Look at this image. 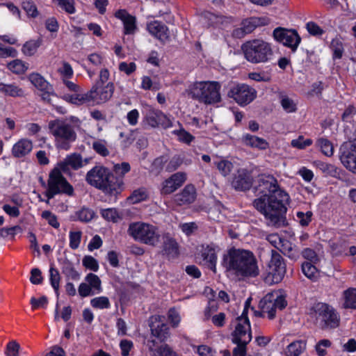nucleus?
Segmentation results:
<instances>
[{
	"mask_svg": "<svg viewBox=\"0 0 356 356\" xmlns=\"http://www.w3.org/2000/svg\"><path fill=\"white\" fill-rule=\"evenodd\" d=\"M270 23L267 17H251L244 19L241 26L234 30L233 35L238 38L244 37L246 34L252 33L257 27L266 26Z\"/></svg>",
	"mask_w": 356,
	"mask_h": 356,
	"instance_id": "17",
	"label": "nucleus"
},
{
	"mask_svg": "<svg viewBox=\"0 0 356 356\" xmlns=\"http://www.w3.org/2000/svg\"><path fill=\"white\" fill-rule=\"evenodd\" d=\"M186 175L184 172H179L172 175L162 184L161 193L170 194L179 188L186 181Z\"/></svg>",
	"mask_w": 356,
	"mask_h": 356,
	"instance_id": "22",
	"label": "nucleus"
},
{
	"mask_svg": "<svg viewBox=\"0 0 356 356\" xmlns=\"http://www.w3.org/2000/svg\"><path fill=\"white\" fill-rule=\"evenodd\" d=\"M82 233L80 231L73 232L70 231L69 233L70 243L69 245L71 249L76 250L79 247L81 240Z\"/></svg>",
	"mask_w": 356,
	"mask_h": 356,
	"instance_id": "53",
	"label": "nucleus"
},
{
	"mask_svg": "<svg viewBox=\"0 0 356 356\" xmlns=\"http://www.w3.org/2000/svg\"><path fill=\"white\" fill-rule=\"evenodd\" d=\"M100 214L104 219L112 222H118L122 218V214L115 208L102 209Z\"/></svg>",
	"mask_w": 356,
	"mask_h": 356,
	"instance_id": "40",
	"label": "nucleus"
},
{
	"mask_svg": "<svg viewBox=\"0 0 356 356\" xmlns=\"http://www.w3.org/2000/svg\"><path fill=\"white\" fill-rule=\"evenodd\" d=\"M41 44V39L30 40L24 44L22 51L25 56H31L37 52Z\"/></svg>",
	"mask_w": 356,
	"mask_h": 356,
	"instance_id": "39",
	"label": "nucleus"
},
{
	"mask_svg": "<svg viewBox=\"0 0 356 356\" xmlns=\"http://www.w3.org/2000/svg\"><path fill=\"white\" fill-rule=\"evenodd\" d=\"M242 140L246 146L252 148L265 150L269 147L268 143L265 139L249 134L243 135Z\"/></svg>",
	"mask_w": 356,
	"mask_h": 356,
	"instance_id": "30",
	"label": "nucleus"
},
{
	"mask_svg": "<svg viewBox=\"0 0 356 356\" xmlns=\"http://www.w3.org/2000/svg\"><path fill=\"white\" fill-rule=\"evenodd\" d=\"M62 172L60 168L56 167L49 173L47 181V190L45 193L48 199H51L56 195L60 193L70 196L73 195L74 188L63 177Z\"/></svg>",
	"mask_w": 356,
	"mask_h": 356,
	"instance_id": "10",
	"label": "nucleus"
},
{
	"mask_svg": "<svg viewBox=\"0 0 356 356\" xmlns=\"http://www.w3.org/2000/svg\"><path fill=\"white\" fill-rule=\"evenodd\" d=\"M19 344L15 341L9 342L5 351L6 356H19Z\"/></svg>",
	"mask_w": 356,
	"mask_h": 356,
	"instance_id": "62",
	"label": "nucleus"
},
{
	"mask_svg": "<svg viewBox=\"0 0 356 356\" xmlns=\"http://www.w3.org/2000/svg\"><path fill=\"white\" fill-rule=\"evenodd\" d=\"M66 13L72 15L76 11L74 0H53Z\"/></svg>",
	"mask_w": 356,
	"mask_h": 356,
	"instance_id": "48",
	"label": "nucleus"
},
{
	"mask_svg": "<svg viewBox=\"0 0 356 356\" xmlns=\"http://www.w3.org/2000/svg\"><path fill=\"white\" fill-rule=\"evenodd\" d=\"M33 147L32 140L23 138L18 140L11 149L12 155L17 159H22L29 155Z\"/></svg>",
	"mask_w": 356,
	"mask_h": 356,
	"instance_id": "26",
	"label": "nucleus"
},
{
	"mask_svg": "<svg viewBox=\"0 0 356 356\" xmlns=\"http://www.w3.org/2000/svg\"><path fill=\"white\" fill-rule=\"evenodd\" d=\"M42 217L53 227L58 229L60 227V223L58 222L56 215L51 211H44L42 213Z\"/></svg>",
	"mask_w": 356,
	"mask_h": 356,
	"instance_id": "61",
	"label": "nucleus"
},
{
	"mask_svg": "<svg viewBox=\"0 0 356 356\" xmlns=\"http://www.w3.org/2000/svg\"><path fill=\"white\" fill-rule=\"evenodd\" d=\"M313 141L311 139H304V137L300 136L297 139L291 140V146L299 149H305V147L310 146Z\"/></svg>",
	"mask_w": 356,
	"mask_h": 356,
	"instance_id": "58",
	"label": "nucleus"
},
{
	"mask_svg": "<svg viewBox=\"0 0 356 356\" xmlns=\"http://www.w3.org/2000/svg\"><path fill=\"white\" fill-rule=\"evenodd\" d=\"M85 280L96 294L100 293L102 291V282L97 275L89 273Z\"/></svg>",
	"mask_w": 356,
	"mask_h": 356,
	"instance_id": "44",
	"label": "nucleus"
},
{
	"mask_svg": "<svg viewBox=\"0 0 356 356\" xmlns=\"http://www.w3.org/2000/svg\"><path fill=\"white\" fill-rule=\"evenodd\" d=\"M219 248L218 246L210 244L203 245L201 251L202 262L213 273L216 272L217 252Z\"/></svg>",
	"mask_w": 356,
	"mask_h": 356,
	"instance_id": "24",
	"label": "nucleus"
},
{
	"mask_svg": "<svg viewBox=\"0 0 356 356\" xmlns=\"http://www.w3.org/2000/svg\"><path fill=\"white\" fill-rule=\"evenodd\" d=\"M90 305L97 309H105L111 308V302L108 297L99 296L90 300Z\"/></svg>",
	"mask_w": 356,
	"mask_h": 356,
	"instance_id": "46",
	"label": "nucleus"
},
{
	"mask_svg": "<svg viewBox=\"0 0 356 356\" xmlns=\"http://www.w3.org/2000/svg\"><path fill=\"white\" fill-rule=\"evenodd\" d=\"M29 79L31 83L40 91L50 89V86H51L47 81L38 73L31 74L29 76Z\"/></svg>",
	"mask_w": 356,
	"mask_h": 356,
	"instance_id": "37",
	"label": "nucleus"
},
{
	"mask_svg": "<svg viewBox=\"0 0 356 356\" xmlns=\"http://www.w3.org/2000/svg\"><path fill=\"white\" fill-rule=\"evenodd\" d=\"M222 266L228 277L238 280L257 277L260 270L254 253L248 250L231 248L224 254Z\"/></svg>",
	"mask_w": 356,
	"mask_h": 356,
	"instance_id": "2",
	"label": "nucleus"
},
{
	"mask_svg": "<svg viewBox=\"0 0 356 356\" xmlns=\"http://www.w3.org/2000/svg\"><path fill=\"white\" fill-rule=\"evenodd\" d=\"M183 163V158L180 155L173 156L165 166L168 172L175 171Z\"/></svg>",
	"mask_w": 356,
	"mask_h": 356,
	"instance_id": "54",
	"label": "nucleus"
},
{
	"mask_svg": "<svg viewBox=\"0 0 356 356\" xmlns=\"http://www.w3.org/2000/svg\"><path fill=\"white\" fill-rule=\"evenodd\" d=\"M94 215L93 211L88 208H82L76 213L78 219L83 222L90 221L93 218Z\"/></svg>",
	"mask_w": 356,
	"mask_h": 356,
	"instance_id": "57",
	"label": "nucleus"
},
{
	"mask_svg": "<svg viewBox=\"0 0 356 356\" xmlns=\"http://www.w3.org/2000/svg\"><path fill=\"white\" fill-rule=\"evenodd\" d=\"M330 47L333 51V58L340 59L343 53V43L339 38H334L331 41Z\"/></svg>",
	"mask_w": 356,
	"mask_h": 356,
	"instance_id": "49",
	"label": "nucleus"
},
{
	"mask_svg": "<svg viewBox=\"0 0 356 356\" xmlns=\"http://www.w3.org/2000/svg\"><path fill=\"white\" fill-rule=\"evenodd\" d=\"M155 341H149L147 346L152 356H177V353L167 344H163L156 348H154Z\"/></svg>",
	"mask_w": 356,
	"mask_h": 356,
	"instance_id": "34",
	"label": "nucleus"
},
{
	"mask_svg": "<svg viewBox=\"0 0 356 356\" xmlns=\"http://www.w3.org/2000/svg\"><path fill=\"white\" fill-rule=\"evenodd\" d=\"M0 92L12 97H22L24 96V90L14 83H0Z\"/></svg>",
	"mask_w": 356,
	"mask_h": 356,
	"instance_id": "32",
	"label": "nucleus"
},
{
	"mask_svg": "<svg viewBox=\"0 0 356 356\" xmlns=\"http://www.w3.org/2000/svg\"><path fill=\"white\" fill-rule=\"evenodd\" d=\"M143 122L152 128L161 126L166 129L172 126L170 120L163 112L151 106L145 108Z\"/></svg>",
	"mask_w": 356,
	"mask_h": 356,
	"instance_id": "16",
	"label": "nucleus"
},
{
	"mask_svg": "<svg viewBox=\"0 0 356 356\" xmlns=\"http://www.w3.org/2000/svg\"><path fill=\"white\" fill-rule=\"evenodd\" d=\"M61 98L65 102L76 106H92L88 92L85 93H82L81 92H74L72 94L64 93L61 96Z\"/></svg>",
	"mask_w": 356,
	"mask_h": 356,
	"instance_id": "28",
	"label": "nucleus"
},
{
	"mask_svg": "<svg viewBox=\"0 0 356 356\" xmlns=\"http://www.w3.org/2000/svg\"><path fill=\"white\" fill-rule=\"evenodd\" d=\"M339 156L342 165L350 172L356 174V143L343 145Z\"/></svg>",
	"mask_w": 356,
	"mask_h": 356,
	"instance_id": "18",
	"label": "nucleus"
},
{
	"mask_svg": "<svg viewBox=\"0 0 356 356\" xmlns=\"http://www.w3.org/2000/svg\"><path fill=\"white\" fill-rule=\"evenodd\" d=\"M227 96L233 99L239 106H245L256 98L257 91L247 84L237 83L230 87Z\"/></svg>",
	"mask_w": 356,
	"mask_h": 356,
	"instance_id": "13",
	"label": "nucleus"
},
{
	"mask_svg": "<svg viewBox=\"0 0 356 356\" xmlns=\"http://www.w3.org/2000/svg\"><path fill=\"white\" fill-rule=\"evenodd\" d=\"M241 49L245 59L251 63L268 62L273 55L270 44L260 39L247 41Z\"/></svg>",
	"mask_w": 356,
	"mask_h": 356,
	"instance_id": "7",
	"label": "nucleus"
},
{
	"mask_svg": "<svg viewBox=\"0 0 356 356\" xmlns=\"http://www.w3.org/2000/svg\"><path fill=\"white\" fill-rule=\"evenodd\" d=\"M256 191L262 195L254 200V207L270 222L276 224L286 211L289 195L280 188L277 179L271 175L259 177Z\"/></svg>",
	"mask_w": 356,
	"mask_h": 356,
	"instance_id": "1",
	"label": "nucleus"
},
{
	"mask_svg": "<svg viewBox=\"0 0 356 356\" xmlns=\"http://www.w3.org/2000/svg\"><path fill=\"white\" fill-rule=\"evenodd\" d=\"M91 161V158H86L83 159L81 155L79 153H73L67 155L65 159L58 164V167L61 169L63 172H66L70 168L76 170L88 164Z\"/></svg>",
	"mask_w": 356,
	"mask_h": 356,
	"instance_id": "20",
	"label": "nucleus"
},
{
	"mask_svg": "<svg viewBox=\"0 0 356 356\" xmlns=\"http://www.w3.org/2000/svg\"><path fill=\"white\" fill-rule=\"evenodd\" d=\"M147 197V190L142 187L135 190L129 196V200L133 204L145 200Z\"/></svg>",
	"mask_w": 356,
	"mask_h": 356,
	"instance_id": "51",
	"label": "nucleus"
},
{
	"mask_svg": "<svg viewBox=\"0 0 356 356\" xmlns=\"http://www.w3.org/2000/svg\"><path fill=\"white\" fill-rule=\"evenodd\" d=\"M314 165L316 168L326 175L334 177L337 174V168L333 164L317 160L314 161Z\"/></svg>",
	"mask_w": 356,
	"mask_h": 356,
	"instance_id": "41",
	"label": "nucleus"
},
{
	"mask_svg": "<svg viewBox=\"0 0 356 356\" xmlns=\"http://www.w3.org/2000/svg\"><path fill=\"white\" fill-rule=\"evenodd\" d=\"M248 307H244L241 315L236 319L232 341L237 346L233 350V356H244L245 346L252 339L250 323L248 317Z\"/></svg>",
	"mask_w": 356,
	"mask_h": 356,
	"instance_id": "5",
	"label": "nucleus"
},
{
	"mask_svg": "<svg viewBox=\"0 0 356 356\" xmlns=\"http://www.w3.org/2000/svg\"><path fill=\"white\" fill-rule=\"evenodd\" d=\"M83 265L92 271H97L99 264L97 261L92 256H85L82 260Z\"/></svg>",
	"mask_w": 356,
	"mask_h": 356,
	"instance_id": "59",
	"label": "nucleus"
},
{
	"mask_svg": "<svg viewBox=\"0 0 356 356\" xmlns=\"http://www.w3.org/2000/svg\"><path fill=\"white\" fill-rule=\"evenodd\" d=\"M162 240V253L165 255L168 259L176 258L179 254V245L176 240L169 233L163 234Z\"/></svg>",
	"mask_w": 356,
	"mask_h": 356,
	"instance_id": "25",
	"label": "nucleus"
},
{
	"mask_svg": "<svg viewBox=\"0 0 356 356\" xmlns=\"http://www.w3.org/2000/svg\"><path fill=\"white\" fill-rule=\"evenodd\" d=\"M252 184V178L251 175L243 168L237 170L232 181V186L237 191L249 190Z\"/></svg>",
	"mask_w": 356,
	"mask_h": 356,
	"instance_id": "23",
	"label": "nucleus"
},
{
	"mask_svg": "<svg viewBox=\"0 0 356 356\" xmlns=\"http://www.w3.org/2000/svg\"><path fill=\"white\" fill-rule=\"evenodd\" d=\"M86 181L110 195L120 193L124 184L122 177H115L109 169L103 165H95L86 174Z\"/></svg>",
	"mask_w": 356,
	"mask_h": 356,
	"instance_id": "4",
	"label": "nucleus"
},
{
	"mask_svg": "<svg viewBox=\"0 0 356 356\" xmlns=\"http://www.w3.org/2000/svg\"><path fill=\"white\" fill-rule=\"evenodd\" d=\"M196 197L195 187L188 184L179 193L174 196V202L178 205L188 204L193 202Z\"/></svg>",
	"mask_w": 356,
	"mask_h": 356,
	"instance_id": "27",
	"label": "nucleus"
},
{
	"mask_svg": "<svg viewBox=\"0 0 356 356\" xmlns=\"http://www.w3.org/2000/svg\"><path fill=\"white\" fill-rule=\"evenodd\" d=\"M316 145L325 156L330 157L333 155L334 146L332 143L327 138L323 137L318 138L316 140Z\"/></svg>",
	"mask_w": 356,
	"mask_h": 356,
	"instance_id": "36",
	"label": "nucleus"
},
{
	"mask_svg": "<svg viewBox=\"0 0 356 356\" xmlns=\"http://www.w3.org/2000/svg\"><path fill=\"white\" fill-rule=\"evenodd\" d=\"M149 327L152 334L161 341H165L170 336L169 328L163 316H152L150 318Z\"/></svg>",
	"mask_w": 356,
	"mask_h": 356,
	"instance_id": "19",
	"label": "nucleus"
},
{
	"mask_svg": "<svg viewBox=\"0 0 356 356\" xmlns=\"http://www.w3.org/2000/svg\"><path fill=\"white\" fill-rule=\"evenodd\" d=\"M120 348L122 356H129L131 350L134 348V343L131 340L122 339L120 342Z\"/></svg>",
	"mask_w": 356,
	"mask_h": 356,
	"instance_id": "64",
	"label": "nucleus"
},
{
	"mask_svg": "<svg viewBox=\"0 0 356 356\" xmlns=\"http://www.w3.org/2000/svg\"><path fill=\"white\" fill-rule=\"evenodd\" d=\"M92 149L97 154L102 156H107L110 152L108 149L107 142L104 139H98L95 140L92 145Z\"/></svg>",
	"mask_w": 356,
	"mask_h": 356,
	"instance_id": "45",
	"label": "nucleus"
},
{
	"mask_svg": "<svg viewBox=\"0 0 356 356\" xmlns=\"http://www.w3.org/2000/svg\"><path fill=\"white\" fill-rule=\"evenodd\" d=\"M296 216L300 225L302 227H306L311 222L313 213L310 211H308L306 213L298 211L297 212Z\"/></svg>",
	"mask_w": 356,
	"mask_h": 356,
	"instance_id": "56",
	"label": "nucleus"
},
{
	"mask_svg": "<svg viewBox=\"0 0 356 356\" xmlns=\"http://www.w3.org/2000/svg\"><path fill=\"white\" fill-rule=\"evenodd\" d=\"M221 84L218 81H197L190 89L191 97L205 104H214L221 102Z\"/></svg>",
	"mask_w": 356,
	"mask_h": 356,
	"instance_id": "6",
	"label": "nucleus"
},
{
	"mask_svg": "<svg viewBox=\"0 0 356 356\" xmlns=\"http://www.w3.org/2000/svg\"><path fill=\"white\" fill-rule=\"evenodd\" d=\"M80 120L71 116L68 119H56L48 123L49 134L54 137V145L57 149L68 150L76 139V129Z\"/></svg>",
	"mask_w": 356,
	"mask_h": 356,
	"instance_id": "3",
	"label": "nucleus"
},
{
	"mask_svg": "<svg viewBox=\"0 0 356 356\" xmlns=\"http://www.w3.org/2000/svg\"><path fill=\"white\" fill-rule=\"evenodd\" d=\"M30 304L33 310L39 308H45L48 304V299L44 296L40 297L38 299L32 297L30 300Z\"/></svg>",
	"mask_w": 356,
	"mask_h": 356,
	"instance_id": "60",
	"label": "nucleus"
},
{
	"mask_svg": "<svg viewBox=\"0 0 356 356\" xmlns=\"http://www.w3.org/2000/svg\"><path fill=\"white\" fill-rule=\"evenodd\" d=\"M49 273L50 284L54 289L56 296L58 298L60 280L59 271L54 266H51Z\"/></svg>",
	"mask_w": 356,
	"mask_h": 356,
	"instance_id": "43",
	"label": "nucleus"
},
{
	"mask_svg": "<svg viewBox=\"0 0 356 356\" xmlns=\"http://www.w3.org/2000/svg\"><path fill=\"white\" fill-rule=\"evenodd\" d=\"M8 68L15 74H22L28 68L27 65L21 60L16 59L8 64Z\"/></svg>",
	"mask_w": 356,
	"mask_h": 356,
	"instance_id": "50",
	"label": "nucleus"
},
{
	"mask_svg": "<svg viewBox=\"0 0 356 356\" xmlns=\"http://www.w3.org/2000/svg\"><path fill=\"white\" fill-rule=\"evenodd\" d=\"M331 346V342L328 339H322L316 345L315 349L318 356H324L326 355V348Z\"/></svg>",
	"mask_w": 356,
	"mask_h": 356,
	"instance_id": "63",
	"label": "nucleus"
},
{
	"mask_svg": "<svg viewBox=\"0 0 356 356\" xmlns=\"http://www.w3.org/2000/svg\"><path fill=\"white\" fill-rule=\"evenodd\" d=\"M114 16L120 19L123 24L124 35H133L137 31L136 17L128 13L125 9H119L115 11Z\"/></svg>",
	"mask_w": 356,
	"mask_h": 356,
	"instance_id": "21",
	"label": "nucleus"
},
{
	"mask_svg": "<svg viewBox=\"0 0 356 356\" xmlns=\"http://www.w3.org/2000/svg\"><path fill=\"white\" fill-rule=\"evenodd\" d=\"M62 271L67 279H70L74 281H77L80 279L79 273L75 269L71 262L67 261L65 263Z\"/></svg>",
	"mask_w": 356,
	"mask_h": 356,
	"instance_id": "47",
	"label": "nucleus"
},
{
	"mask_svg": "<svg viewBox=\"0 0 356 356\" xmlns=\"http://www.w3.org/2000/svg\"><path fill=\"white\" fill-rule=\"evenodd\" d=\"M88 60L93 65L96 67H104L105 66V58L98 53L90 54L88 56Z\"/></svg>",
	"mask_w": 356,
	"mask_h": 356,
	"instance_id": "55",
	"label": "nucleus"
},
{
	"mask_svg": "<svg viewBox=\"0 0 356 356\" xmlns=\"http://www.w3.org/2000/svg\"><path fill=\"white\" fill-rule=\"evenodd\" d=\"M127 232L136 241L145 245L156 246L160 241L159 229L152 224L143 222H131Z\"/></svg>",
	"mask_w": 356,
	"mask_h": 356,
	"instance_id": "8",
	"label": "nucleus"
},
{
	"mask_svg": "<svg viewBox=\"0 0 356 356\" xmlns=\"http://www.w3.org/2000/svg\"><path fill=\"white\" fill-rule=\"evenodd\" d=\"M280 245L275 244V247L283 254L293 260L298 259V252L290 241L285 239L280 240Z\"/></svg>",
	"mask_w": 356,
	"mask_h": 356,
	"instance_id": "31",
	"label": "nucleus"
},
{
	"mask_svg": "<svg viewBox=\"0 0 356 356\" xmlns=\"http://www.w3.org/2000/svg\"><path fill=\"white\" fill-rule=\"evenodd\" d=\"M264 316L267 314L269 319H273L276 315V310H282L286 306L285 296L279 291H274L267 293L261 302Z\"/></svg>",
	"mask_w": 356,
	"mask_h": 356,
	"instance_id": "11",
	"label": "nucleus"
},
{
	"mask_svg": "<svg viewBox=\"0 0 356 356\" xmlns=\"http://www.w3.org/2000/svg\"><path fill=\"white\" fill-rule=\"evenodd\" d=\"M316 263L305 261L302 263L301 268L302 273L311 280L315 281L318 277V270L316 267Z\"/></svg>",
	"mask_w": 356,
	"mask_h": 356,
	"instance_id": "38",
	"label": "nucleus"
},
{
	"mask_svg": "<svg viewBox=\"0 0 356 356\" xmlns=\"http://www.w3.org/2000/svg\"><path fill=\"white\" fill-rule=\"evenodd\" d=\"M115 90L113 82L106 85L94 83L88 92L92 106L101 104L108 101L113 95Z\"/></svg>",
	"mask_w": 356,
	"mask_h": 356,
	"instance_id": "14",
	"label": "nucleus"
},
{
	"mask_svg": "<svg viewBox=\"0 0 356 356\" xmlns=\"http://www.w3.org/2000/svg\"><path fill=\"white\" fill-rule=\"evenodd\" d=\"M343 307L356 309V288H349L343 292Z\"/></svg>",
	"mask_w": 356,
	"mask_h": 356,
	"instance_id": "35",
	"label": "nucleus"
},
{
	"mask_svg": "<svg viewBox=\"0 0 356 356\" xmlns=\"http://www.w3.org/2000/svg\"><path fill=\"white\" fill-rule=\"evenodd\" d=\"M268 275L266 282L268 284L280 282L286 273V265L282 257L275 250L271 251V257L268 264Z\"/></svg>",
	"mask_w": 356,
	"mask_h": 356,
	"instance_id": "12",
	"label": "nucleus"
},
{
	"mask_svg": "<svg viewBox=\"0 0 356 356\" xmlns=\"http://www.w3.org/2000/svg\"><path fill=\"white\" fill-rule=\"evenodd\" d=\"M307 341L304 339L296 340L289 343L285 350L286 356H300L305 352Z\"/></svg>",
	"mask_w": 356,
	"mask_h": 356,
	"instance_id": "33",
	"label": "nucleus"
},
{
	"mask_svg": "<svg viewBox=\"0 0 356 356\" xmlns=\"http://www.w3.org/2000/svg\"><path fill=\"white\" fill-rule=\"evenodd\" d=\"M147 30L149 33L161 40H164L168 38L167 26L159 21H153L147 24Z\"/></svg>",
	"mask_w": 356,
	"mask_h": 356,
	"instance_id": "29",
	"label": "nucleus"
},
{
	"mask_svg": "<svg viewBox=\"0 0 356 356\" xmlns=\"http://www.w3.org/2000/svg\"><path fill=\"white\" fill-rule=\"evenodd\" d=\"M213 164L224 177L229 175L233 169V163L227 159H218L213 161Z\"/></svg>",
	"mask_w": 356,
	"mask_h": 356,
	"instance_id": "42",
	"label": "nucleus"
},
{
	"mask_svg": "<svg viewBox=\"0 0 356 356\" xmlns=\"http://www.w3.org/2000/svg\"><path fill=\"white\" fill-rule=\"evenodd\" d=\"M280 104L286 113H293L296 111V104L286 95H282Z\"/></svg>",
	"mask_w": 356,
	"mask_h": 356,
	"instance_id": "52",
	"label": "nucleus"
},
{
	"mask_svg": "<svg viewBox=\"0 0 356 356\" xmlns=\"http://www.w3.org/2000/svg\"><path fill=\"white\" fill-rule=\"evenodd\" d=\"M309 315L323 329L336 328L339 325V314L333 307L327 303L314 304L309 309Z\"/></svg>",
	"mask_w": 356,
	"mask_h": 356,
	"instance_id": "9",
	"label": "nucleus"
},
{
	"mask_svg": "<svg viewBox=\"0 0 356 356\" xmlns=\"http://www.w3.org/2000/svg\"><path fill=\"white\" fill-rule=\"evenodd\" d=\"M275 40L283 45L290 48L295 52L301 42V38L298 32L293 29H286L281 27L273 31Z\"/></svg>",
	"mask_w": 356,
	"mask_h": 356,
	"instance_id": "15",
	"label": "nucleus"
}]
</instances>
